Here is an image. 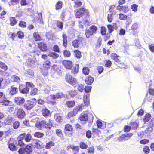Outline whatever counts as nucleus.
<instances>
[{
    "instance_id": "obj_53",
    "label": "nucleus",
    "mask_w": 154,
    "mask_h": 154,
    "mask_svg": "<svg viewBox=\"0 0 154 154\" xmlns=\"http://www.w3.org/2000/svg\"><path fill=\"white\" fill-rule=\"evenodd\" d=\"M88 145L83 142H81L80 143V147L82 149H86L87 148Z\"/></svg>"
},
{
    "instance_id": "obj_18",
    "label": "nucleus",
    "mask_w": 154,
    "mask_h": 154,
    "mask_svg": "<svg viewBox=\"0 0 154 154\" xmlns=\"http://www.w3.org/2000/svg\"><path fill=\"white\" fill-rule=\"evenodd\" d=\"M14 121V119L10 116H9L4 121L5 123L7 125H10Z\"/></svg>"
},
{
    "instance_id": "obj_12",
    "label": "nucleus",
    "mask_w": 154,
    "mask_h": 154,
    "mask_svg": "<svg viewBox=\"0 0 154 154\" xmlns=\"http://www.w3.org/2000/svg\"><path fill=\"white\" fill-rule=\"evenodd\" d=\"M50 98L54 100H57L59 99H60L65 97V95L61 93H58L55 94H51L50 95Z\"/></svg>"
},
{
    "instance_id": "obj_9",
    "label": "nucleus",
    "mask_w": 154,
    "mask_h": 154,
    "mask_svg": "<svg viewBox=\"0 0 154 154\" xmlns=\"http://www.w3.org/2000/svg\"><path fill=\"white\" fill-rule=\"evenodd\" d=\"M83 38L82 37L78 38V39L74 40L72 42V46L75 48H81L82 46Z\"/></svg>"
},
{
    "instance_id": "obj_6",
    "label": "nucleus",
    "mask_w": 154,
    "mask_h": 154,
    "mask_svg": "<svg viewBox=\"0 0 154 154\" xmlns=\"http://www.w3.org/2000/svg\"><path fill=\"white\" fill-rule=\"evenodd\" d=\"M32 148L31 146L27 145L25 147L20 148L18 150L20 154H30L32 152Z\"/></svg>"
},
{
    "instance_id": "obj_25",
    "label": "nucleus",
    "mask_w": 154,
    "mask_h": 154,
    "mask_svg": "<svg viewBox=\"0 0 154 154\" xmlns=\"http://www.w3.org/2000/svg\"><path fill=\"white\" fill-rule=\"evenodd\" d=\"M42 113L43 116L47 117L50 115V111L46 108L43 109Z\"/></svg>"
},
{
    "instance_id": "obj_11",
    "label": "nucleus",
    "mask_w": 154,
    "mask_h": 154,
    "mask_svg": "<svg viewBox=\"0 0 154 154\" xmlns=\"http://www.w3.org/2000/svg\"><path fill=\"white\" fill-rule=\"evenodd\" d=\"M14 102L15 103L19 106H22L25 102V99L22 97L18 96L15 97Z\"/></svg>"
},
{
    "instance_id": "obj_56",
    "label": "nucleus",
    "mask_w": 154,
    "mask_h": 154,
    "mask_svg": "<svg viewBox=\"0 0 154 154\" xmlns=\"http://www.w3.org/2000/svg\"><path fill=\"white\" fill-rule=\"evenodd\" d=\"M65 129L67 131H71L72 130V126L68 124L66 125Z\"/></svg>"
},
{
    "instance_id": "obj_60",
    "label": "nucleus",
    "mask_w": 154,
    "mask_h": 154,
    "mask_svg": "<svg viewBox=\"0 0 154 154\" xmlns=\"http://www.w3.org/2000/svg\"><path fill=\"white\" fill-rule=\"evenodd\" d=\"M106 29L105 27L103 26H102L101 27V33L102 35H105L106 34Z\"/></svg>"
},
{
    "instance_id": "obj_41",
    "label": "nucleus",
    "mask_w": 154,
    "mask_h": 154,
    "mask_svg": "<svg viewBox=\"0 0 154 154\" xmlns=\"http://www.w3.org/2000/svg\"><path fill=\"white\" fill-rule=\"evenodd\" d=\"M51 90V88L48 85L46 86L44 89V91L45 93L48 94L50 92V91Z\"/></svg>"
},
{
    "instance_id": "obj_63",
    "label": "nucleus",
    "mask_w": 154,
    "mask_h": 154,
    "mask_svg": "<svg viewBox=\"0 0 154 154\" xmlns=\"http://www.w3.org/2000/svg\"><path fill=\"white\" fill-rule=\"evenodd\" d=\"M34 85L31 82H26V87H30L32 88L34 87Z\"/></svg>"
},
{
    "instance_id": "obj_48",
    "label": "nucleus",
    "mask_w": 154,
    "mask_h": 154,
    "mask_svg": "<svg viewBox=\"0 0 154 154\" xmlns=\"http://www.w3.org/2000/svg\"><path fill=\"white\" fill-rule=\"evenodd\" d=\"M54 145V143L53 142L50 141L46 143L45 147L46 149H49Z\"/></svg>"
},
{
    "instance_id": "obj_57",
    "label": "nucleus",
    "mask_w": 154,
    "mask_h": 154,
    "mask_svg": "<svg viewBox=\"0 0 154 154\" xmlns=\"http://www.w3.org/2000/svg\"><path fill=\"white\" fill-rule=\"evenodd\" d=\"M91 86H86L84 88L85 91L86 93L89 92L91 91Z\"/></svg>"
},
{
    "instance_id": "obj_21",
    "label": "nucleus",
    "mask_w": 154,
    "mask_h": 154,
    "mask_svg": "<svg viewBox=\"0 0 154 154\" xmlns=\"http://www.w3.org/2000/svg\"><path fill=\"white\" fill-rule=\"evenodd\" d=\"M38 46L39 48L43 51H45L47 50L46 44L43 42L39 43Z\"/></svg>"
},
{
    "instance_id": "obj_2",
    "label": "nucleus",
    "mask_w": 154,
    "mask_h": 154,
    "mask_svg": "<svg viewBox=\"0 0 154 154\" xmlns=\"http://www.w3.org/2000/svg\"><path fill=\"white\" fill-rule=\"evenodd\" d=\"M76 18H80L81 17L82 18H86L89 17V13L88 11L85 10L84 8L79 9L75 13Z\"/></svg>"
},
{
    "instance_id": "obj_30",
    "label": "nucleus",
    "mask_w": 154,
    "mask_h": 154,
    "mask_svg": "<svg viewBox=\"0 0 154 154\" xmlns=\"http://www.w3.org/2000/svg\"><path fill=\"white\" fill-rule=\"evenodd\" d=\"M130 125L131 126V128L133 130H136L137 129L138 125V124L136 122H131Z\"/></svg>"
},
{
    "instance_id": "obj_26",
    "label": "nucleus",
    "mask_w": 154,
    "mask_h": 154,
    "mask_svg": "<svg viewBox=\"0 0 154 154\" xmlns=\"http://www.w3.org/2000/svg\"><path fill=\"white\" fill-rule=\"evenodd\" d=\"M62 37L63 38V45L65 48H66L67 45V36L65 34H63Z\"/></svg>"
},
{
    "instance_id": "obj_5",
    "label": "nucleus",
    "mask_w": 154,
    "mask_h": 154,
    "mask_svg": "<svg viewBox=\"0 0 154 154\" xmlns=\"http://www.w3.org/2000/svg\"><path fill=\"white\" fill-rule=\"evenodd\" d=\"M97 30V27L95 25H92L89 29H86L85 31L86 36L87 38H89L90 36L93 34H95Z\"/></svg>"
},
{
    "instance_id": "obj_20",
    "label": "nucleus",
    "mask_w": 154,
    "mask_h": 154,
    "mask_svg": "<svg viewBox=\"0 0 154 154\" xmlns=\"http://www.w3.org/2000/svg\"><path fill=\"white\" fill-rule=\"evenodd\" d=\"M89 96L90 95L88 94H85L84 95L83 101L84 103L85 106H88L89 104Z\"/></svg>"
},
{
    "instance_id": "obj_31",
    "label": "nucleus",
    "mask_w": 154,
    "mask_h": 154,
    "mask_svg": "<svg viewBox=\"0 0 154 154\" xmlns=\"http://www.w3.org/2000/svg\"><path fill=\"white\" fill-rule=\"evenodd\" d=\"M11 79L13 80V81L18 83L20 82V78L19 77L15 75L11 76Z\"/></svg>"
},
{
    "instance_id": "obj_55",
    "label": "nucleus",
    "mask_w": 154,
    "mask_h": 154,
    "mask_svg": "<svg viewBox=\"0 0 154 154\" xmlns=\"http://www.w3.org/2000/svg\"><path fill=\"white\" fill-rule=\"evenodd\" d=\"M112 64L111 62L109 60H106L105 61V66L107 67H110Z\"/></svg>"
},
{
    "instance_id": "obj_42",
    "label": "nucleus",
    "mask_w": 154,
    "mask_h": 154,
    "mask_svg": "<svg viewBox=\"0 0 154 154\" xmlns=\"http://www.w3.org/2000/svg\"><path fill=\"white\" fill-rule=\"evenodd\" d=\"M33 35L36 41L39 40L41 39V37L37 33L34 32L33 34Z\"/></svg>"
},
{
    "instance_id": "obj_17",
    "label": "nucleus",
    "mask_w": 154,
    "mask_h": 154,
    "mask_svg": "<svg viewBox=\"0 0 154 154\" xmlns=\"http://www.w3.org/2000/svg\"><path fill=\"white\" fill-rule=\"evenodd\" d=\"M23 135H20L17 138V143L16 144V146H22L24 145V143L23 141Z\"/></svg>"
},
{
    "instance_id": "obj_35",
    "label": "nucleus",
    "mask_w": 154,
    "mask_h": 154,
    "mask_svg": "<svg viewBox=\"0 0 154 154\" xmlns=\"http://www.w3.org/2000/svg\"><path fill=\"white\" fill-rule=\"evenodd\" d=\"M38 92V89L36 88H32L30 94L31 95H34L37 94Z\"/></svg>"
},
{
    "instance_id": "obj_54",
    "label": "nucleus",
    "mask_w": 154,
    "mask_h": 154,
    "mask_svg": "<svg viewBox=\"0 0 154 154\" xmlns=\"http://www.w3.org/2000/svg\"><path fill=\"white\" fill-rule=\"evenodd\" d=\"M19 26L22 28L26 27V23L23 21H21L20 22Z\"/></svg>"
},
{
    "instance_id": "obj_15",
    "label": "nucleus",
    "mask_w": 154,
    "mask_h": 154,
    "mask_svg": "<svg viewBox=\"0 0 154 154\" xmlns=\"http://www.w3.org/2000/svg\"><path fill=\"white\" fill-rule=\"evenodd\" d=\"M20 135H23V139L26 142H29L32 140V137L31 135L29 133H24L21 134Z\"/></svg>"
},
{
    "instance_id": "obj_22",
    "label": "nucleus",
    "mask_w": 154,
    "mask_h": 154,
    "mask_svg": "<svg viewBox=\"0 0 154 154\" xmlns=\"http://www.w3.org/2000/svg\"><path fill=\"white\" fill-rule=\"evenodd\" d=\"M33 144L38 149L42 148V143L39 140H34L32 142Z\"/></svg>"
},
{
    "instance_id": "obj_3",
    "label": "nucleus",
    "mask_w": 154,
    "mask_h": 154,
    "mask_svg": "<svg viewBox=\"0 0 154 154\" xmlns=\"http://www.w3.org/2000/svg\"><path fill=\"white\" fill-rule=\"evenodd\" d=\"M81 121H88L89 123L91 124L93 121V116L91 114H87L84 113H82L79 118Z\"/></svg>"
},
{
    "instance_id": "obj_4",
    "label": "nucleus",
    "mask_w": 154,
    "mask_h": 154,
    "mask_svg": "<svg viewBox=\"0 0 154 154\" xmlns=\"http://www.w3.org/2000/svg\"><path fill=\"white\" fill-rule=\"evenodd\" d=\"M36 100L35 98L30 100H27L24 103L23 107L27 110L31 109L35 105Z\"/></svg>"
},
{
    "instance_id": "obj_13",
    "label": "nucleus",
    "mask_w": 154,
    "mask_h": 154,
    "mask_svg": "<svg viewBox=\"0 0 154 154\" xmlns=\"http://www.w3.org/2000/svg\"><path fill=\"white\" fill-rule=\"evenodd\" d=\"M19 90L20 93L23 94H26L29 91V88L27 87H25L23 85H20Z\"/></svg>"
},
{
    "instance_id": "obj_28",
    "label": "nucleus",
    "mask_w": 154,
    "mask_h": 154,
    "mask_svg": "<svg viewBox=\"0 0 154 154\" xmlns=\"http://www.w3.org/2000/svg\"><path fill=\"white\" fill-rule=\"evenodd\" d=\"M44 134L43 133L39 132H35L34 134V136L38 138H41L43 137Z\"/></svg>"
},
{
    "instance_id": "obj_29",
    "label": "nucleus",
    "mask_w": 154,
    "mask_h": 154,
    "mask_svg": "<svg viewBox=\"0 0 154 154\" xmlns=\"http://www.w3.org/2000/svg\"><path fill=\"white\" fill-rule=\"evenodd\" d=\"M75 104V102L74 101H68L66 103V105L69 108L73 107Z\"/></svg>"
},
{
    "instance_id": "obj_8",
    "label": "nucleus",
    "mask_w": 154,
    "mask_h": 154,
    "mask_svg": "<svg viewBox=\"0 0 154 154\" xmlns=\"http://www.w3.org/2000/svg\"><path fill=\"white\" fill-rule=\"evenodd\" d=\"M51 63L49 61H46L43 64V68L42 70V73L44 76H46L48 73V69L50 68Z\"/></svg>"
},
{
    "instance_id": "obj_38",
    "label": "nucleus",
    "mask_w": 154,
    "mask_h": 154,
    "mask_svg": "<svg viewBox=\"0 0 154 154\" xmlns=\"http://www.w3.org/2000/svg\"><path fill=\"white\" fill-rule=\"evenodd\" d=\"M48 56L54 59L57 58L59 57V55L55 52L51 53L48 54Z\"/></svg>"
},
{
    "instance_id": "obj_10",
    "label": "nucleus",
    "mask_w": 154,
    "mask_h": 154,
    "mask_svg": "<svg viewBox=\"0 0 154 154\" xmlns=\"http://www.w3.org/2000/svg\"><path fill=\"white\" fill-rule=\"evenodd\" d=\"M66 81L74 87L76 86L77 84V82L76 79L72 77L71 75L67 74L66 76Z\"/></svg>"
},
{
    "instance_id": "obj_37",
    "label": "nucleus",
    "mask_w": 154,
    "mask_h": 154,
    "mask_svg": "<svg viewBox=\"0 0 154 154\" xmlns=\"http://www.w3.org/2000/svg\"><path fill=\"white\" fill-rule=\"evenodd\" d=\"M119 18L121 20H125L127 19L128 16L122 13H120L119 14Z\"/></svg>"
},
{
    "instance_id": "obj_58",
    "label": "nucleus",
    "mask_w": 154,
    "mask_h": 154,
    "mask_svg": "<svg viewBox=\"0 0 154 154\" xmlns=\"http://www.w3.org/2000/svg\"><path fill=\"white\" fill-rule=\"evenodd\" d=\"M107 28L108 32L110 33H111L114 31V28L113 26L111 25H107Z\"/></svg>"
},
{
    "instance_id": "obj_33",
    "label": "nucleus",
    "mask_w": 154,
    "mask_h": 154,
    "mask_svg": "<svg viewBox=\"0 0 154 154\" xmlns=\"http://www.w3.org/2000/svg\"><path fill=\"white\" fill-rule=\"evenodd\" d=\"M151 117V115L149 114H146L144 118L143 119V121L144 123H146L147 122L149 121Z\"/></svg>"
},
{
    "instance_id": "obj_62",
    "label": "nucleus",
    "mask_w": 154,
    "mask_h": 154,
    "mask_svg": "<svg viewBox=\"0 0 154 154\" xmlns=\"http://www.w3.org/2000/svg\"><path fill=\"white\" fill-rule=\"evenodd\" d=\"M56 133L57 135L59 136L60 137H63V135L60 129H57L56 131Z\"/></svg>"
},
{
    "instance_id": "obj_59",
    "label": "nucleus",
    "mask_w": 154,
    "mask_h": 154,
    "mask_svg": "<svg viewBox=\"0 0 154 154\" xmlns=\"http://www.w3.org/2000/svg\"><path fill=\"white\" fill-rule=\"evenodd\" d=\"M84 86L82 84L80 85H79L78 89L79 91L81 92H83L84 90Z\"/></svg>"
},
{
    "instance_id": "obj_27",
    "label": "nucleus",
    "mask_w": 154,
    "mask_h": 154,
    "mask_svg": "<svg viewBox=\"0 0 154 154\" xmlns=\"http://www.w3.org/2000/svg\"><path fill=\"white\" fill-rule=\"evenodd\" d=\"M10 24L11 26H13L15 25L17 23V21L15 17H11L10 19Z\"/></svg>"
},
{
    "instance_id": "obj_24",
    "label": "nucleus",
    "mask_w": 154,
    "mask_h": 154,
    "mask_svg": "<svg viewBox=\"0 0 154 154\" xmlns=\"http://www.w3.org/2000/svg\"><path fill=\"white\" fill-rule=\"evenodd\" d=\"M79 65L78 64H76L75 66L72 69L71 74L72 75H75L78 72Z\"/></svg>"
},
{
    "instance_id": "obj_64",
    "label": "nucleus",
    "mask_w": 154,
    "mask_h": 154,
    "mask_svg": "<svg viewBox=\"0 0 154 154\" xmlns=\"http://www.w3.org/2000/svg\"><path fill=\"white\" fill-rule=\"evenodd\" d=\"M137 5L134 4L131 5V8L133 11H136L137 10Z\"/></svg>"
},
{
    "instance_id": "obj_51",
    "label": "nucleus",
    "mask_w": 154,
    "mask_h": 154,
    "mask_svg": "<svg viewBox=\"0 0 154 154\" xmlns=\"http://www.w3.org/2000/svg\"><path fill=\"white\" fill-rule=\"evenodd\" d=\"M63 54L65 57H69L70 56V52L68 50H66L63 52Z\"/></svg>"
},
{
    "instance_id": "obj_45",
    "label": "nucleus",
    "mask_w": 154,
    "mask_h": 154,
    "mask_svg": "<svg viewBox=\"0 0 154 154\" xmlns=\"http://www.w3.org/2000/svg\"><path fill=\"white\" fill-rule=\"evenodd\" d=\"M9 102V100H6L5 99L2 100L0 99V103H2L3 105L7 106Z\"/></svg>"
},
{
    "instance_id": "obj_16",
    "label": "nucleus",
    "mask_w": 154,
    "mask_h": 154,
    "mask_svg": "<svg viewBox=\"0 0 154 154\" xmlns=\"http://www.w3.org/2000/svg\"><path fill=\"white\" fill-rule=\"evenodd\" d=\"M26 115L24 111L22 109H19L17 113V116L20 119L23 118Z\"/></svg>"
},
{
    "instance_id": "obj_36",
    "label": "nucleus",
    "mask_w": 154,
    "mask_h": 154,
    "mask_svg": "<svg viewBox=\"0 0 154 154\" xmlns=\"http://www.w3.org/2000/svg\"><path fill=\"white\" fill-rule=\"evenodd\" d=\"M74 53L76 58H80L81 57V52L79 50H75Z\"/></svg>"
},
{
    "instance_id": "obj_46",
    "label": "nucleus",
    "mask_w": 154,
    "mask_h": 154,
    "mask_svg": "<svg viewBox=\"0 0 154 154\" xmlns=\"http://www.w3.org/2000/svg\"><path fill=\"white\" fill-rule=\"evenodd\" d=\"M17 35L18 36L19 38L22 39L24 37V34L21 31H19L17 32Z\"/></svg>"
},
{
    "instance_id": "obj_32",
    "label": "nucleus",
    "mask_w": 154,
    "mask_h": 154,
    "mask_svg": "<svg viewBox=\"0 0 154 154\" xmlns=\"http://www.w3.org/2000/svg\"><path fill=\"white\" fill-rule=\"evenodd\" d=\"M82 109V107L81 106H79L76 107L73 109V112L76 115L78 111H81Z\"/></svg>"
},
{
    "instance_id": "obj_39",
    "label": "nucleus",
    "mask_w": 154,
    "mask_h": 154,
    "mask_svg": "<svg viewBox=\"0 0 154 154\" xmlns=\"http://www.w3.org/2000/svg\"><path fill=\"white\" fill-rule=\"evenodd\" d=\"M0 67L5 70H6L8 69L7 65L3 62L0 61Z\"/></svg>"
},
{
    "instance_id": "obj_61",
    "label": "nucleus",
    "mask_w": 154,
    "mask_h": 154,
    "mask_svg": "<svg viewBox=\"0 0 154 154\" xmlns=\"http://www.w3.org/2000/svg\"><path fill=\"white\" fill-rule=\"evenodd\" d=\"M128 139V138H126L124 136V134H123L119 137L118 139V140L119 141H121L123 140H126Z\"/></svg>"
},
{
    "instance_id": "obj_14",
    "label": "nucleus",
    "mask_w": 154,
    "mask_h": 154,
    "mask_svg": "<svg viewBox=\"0 0 154 154\" xmlns=\"http://www.w3.org/2000/svg\"><path fill=\"white\" fill-rule=\"evenodd\" d=\"M65 68L68 69H71L72 67V62L69 60H64L62 62Z\"/></svg>"
},
{
    "instance_id": "obj_1",
    "label": "nucleus",
    "mask_w": 154,
    "mask_h": 154,
    "mask_svg": "<svg viewBox=\"0 0 154 154\" xmlns=\"http://www.w3.org/2000/svg\"><path fill=\"white\" fill-rule=\"evenodd\" d=\"M53 121L50 119L47 121L42 120L37 122L35 126L37 128L42 130L45 128L47 130L50 129L53 126Z\"/></svg>"
},
{
    "instance_id": "obj_19",
    "label": "nucleus",
    "mask_w": 154,
    "mask_h": 154,
    "mask_svg": "<svg viewBox=\"0 0 154 154\" xmlns=\"http://www.w3.org/2000/svg\"><path fill=\"white\" fill-rule=\"evenodd\" d=\"M18 89L17 87H15L14 85L11 87L9 92V94L13 95L16 94L18 92Z\"/></svg>"
},
{
    "instance_id": "obj_44",
    "label": "nucleus",
    "mask_w": 154,
    "mask_h": 154,
    "mask_svg": "<svg viewBox=\"0 0 154 154\" xmlns=\"http://www.w3.org/2000/svg\"><path fill=\"white\" fill-rule=\"evenodd\" d=\"M90 71L88 67H84L83 68L82 72L85 75H87L89 73Z\"/></svg>"
},
{
    "instance_id": "obj_52",
    "label": "nucleus",
    "mask_w": 154,
    "mask_h": 154,
    "mask_svg": "<svg viewBox=\"0 0 154 154\" xmlns=\"http://www.w3.org/2000/svg\"><path fill=\"white\" fill-rule=\"evenodd\" d=\"M0 82L1 83V85H2V88H3L6 85V81L5 80H4L2 78H0Z\"/></svg>"
},
{
    "instance_id": "obj_50",
    "label": "nucleus",
    "mask_w": 154,
    "mask_h": 154,
    "mask_svg": "<svg viewBox=\"0 0 154 154\" xmlns=\"http://www.w3.org/2000/svg\"><path fill=\"white\" fill-rule=\"evenodd\" d=\"M62 5V3L61 1H59L58 2L56 5V10H57L60 9L61 8Z\"/></svg>"
},
{
    "instance_id": "obj_34",
    "label": "nucleus",
    "mask_w": 154,
    "mask_h": 154,
    "mask_svg": "<svg viewBox=\"0 0 154 154\" xmlns=\"http://www.w3.org/2000/svg\"><path fill=\"white\" fill-rule=\"evenodd\" d=\"M54 117L56 122H58L59 123H60L62 122L63 119L62 117L58 115L57 114L56 115L54 116Z\"/></svg>"
},
{
    "instance_id": "obj_7",
    "label": "nucleus",
    "mask_w": 154,
    "mask_h": 154,
    "mask_svg": "<svg viewBox=\"0 0 154 154\" xmlns=\"http://www.w3.org/2000/svg\"><path fill=\"white\" fill-rule=\"evenodd\" d=\"M17 141L13 138H10L8 142V145L9 149L11 151H16L17 149L16 147V144Z\"/></svg>"
},
{
    "instance_id": "obj_43",
    "label": "nucleus",
    "mask_w": 154,
    "mask_h": 154,
    "mask_svg": "<svg viewBox=\"0 0 154 154\" xmlns=\"http://www.w3.org/2000/svg\"><path fill=\"white\" fill-rule=\"evenodd\" d=\"M38 21L41 24H43V21L42 14L40 12L38 14Z\"/></svg>"
},
{
    "instance_id": "obj_49",
    "label": "nucleus",
    "mask_w": 154,
    "mask_h": 154,
    "mask_svg": "<svg viewBox=\"0 0 154 154\" xmlns=\"http://www.w3.org/2000/svg\"><path fill=\"white\" fill-rule=\"evenodd\" d=\"M19 0H11V2H9V5L11 6V5H14L19 3Z\"/></svg>"
},
{
    "instance_id": "obj_47",
    "label": "nucleus",
    "mask_w": 154,
    "mask_h": 154,
    "mask_svg": "<svg viewBox=\"0 0 154 154\" xmlns=\"http://www.w3.org/2000/svg\"><path fill=\"white\" fill-rule=\"evenodd\" d=\"M20 123L17 121H15L13 122V127L14 129H17L20 126Z\"/></svg>"
},
{
    "instance_id": "obj_40",
    "label": "nucleus",
    "mask_w": 154,
    "mask_h": 154,
    "mask_svg": "<svg viewBox=\"0 0 154 154\" xmlns=\"http://www.w3.org/2000/svg\"><path fill=\"white\" fill-rule=\"evenodd\" d=\"M78 92L77 90H72L69 91V94L71 97H74L77 94Z\"/></svg>"
},
{
    "instance_id": "obj_23",
    "label": "nucleus",
    "mask_w": 154,
    "mask_h": 154,
    "mask_svg": "<svg viewBox=\"0 0 154 154\" xmlns=\"http://www.w3.org/2000/svg\"><path fill=\"white\" fill-rule=\"evenodd\" d=\"M94 81V78L90 76H88L87 77L85 80V83L88 85H91Z\"/></svg>"
}]
</instances>
